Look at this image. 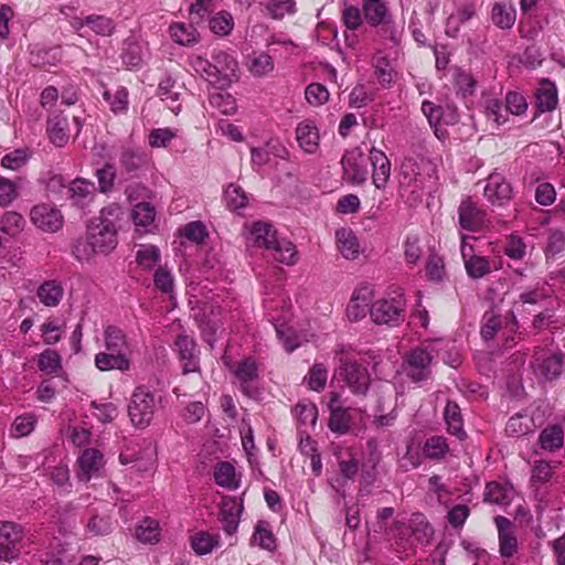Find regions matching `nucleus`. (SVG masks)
I'll list each match as a JSON object with an SVG mask.
<instances>
[{
    "mask_svg": "<svg viewBox=\"0 0 565 565\" xmlns=\"http://www.w3.org/2000/svg\"><path fill=\"white\" fill-rule=\"evenodd\" d=\"M119 213V206L109 205L90 220L85 238L78 239L73 246V255L76 259L88 262L96 255H108L116 248L118 244L116 222Z\"/></svg>",
    "mask_w": 565,
    "mask_h": 565,
    "instance_id": "f257e3e1",
    "label": "nucleus"
},
{
    "mask_svg": "<svg viewBox=\"0 0 565 565\" xmlns=\"http://www.w3.org/2000/svg\"><path fill=\"white\" fill-rule=\"evenodd\" d=\"M104 345L106 351L95 355V365L98 370L121 372L130 370L136 343L122 329L107 326L104 330Z\"/></svg>",
    "mask_w": 565,
    "mask_h": 565,
    "instance_id": "f03ea898",
    "label": "nucleus"
},
{
    "mask_svg": "<svg viewBox=\"0 0 565 565\" xmlns=\"http://www.w3.org/2000/svg\"><path fill=\"white\" fill-rule=\"evenodd\" d=\"M246 230L247 245L264 248L277 262L291 266L298 259L296 246L286 238H278L276 231L266 222H254Z\"/></svg>",
    "mask_w": 565,
    "mask_h": 565,
    "instance_id": "7ed1b4c3",
    "label": "nucleus"
},
{
    "mask_svg": "<svg viewBox=\"0 0 565 565\" xmlns=\"http://www.w3.org/2000/svg\"><path fill=\"white\" fill-rule=\"evenodd\" d=\"M449 344L444 339H435L412 349L405 356L404 372L415 383L427 381L431 374L430 366L435 355L439 354V349L448 348Z\"/></svg>",
    "mask_w": 565,
    "mask_h": 565,
    "instance_id": "20e7f679",
    "label": "nucleus"
},
{
    "mask_svg": "<svg viewBox=\"0 0 565 565\" xmlns=\"http://www.w3.org/2000/svg\"><path fill=\"white\" fill-rule=\"evenodd\" d=\"M387 535L406 548L416 544H428L433 535V529L424 514L414 513L409 518L395 521L387 530Z\"/></svg>",
    "mask_w": 565,
    "mask_h": 565,
    "instance_id": "39448f33",
    "label": "nucleus"
},
{
    "mask_svg": "<svg viewBox=\"0 0 565 565\" xmlns=\"http://www.w3.org/2000/svg\"><path fill=\"white\" fill-rule=\"evenodd\" d=\"M282 306L280 311L278 310V302L275 300H266L265 308L267 310L268 318L273 323L277 338L282 343L287 352H292L297 349L301 340L297 334L291 322L290 308L285 300H281Z\"/></svg>",
    "mask_w": 565,
    "mask_h": 565,
    "instance_id": "423d86ee",
    "label": "nucleus"
},
{
    "mask_svg": "<svg viewBox=\"0 0 565 565\" xmlns=\"http://www.w3.org/2000/svg\"><path fill=\"white\" fill-rule=\"evenodd\" d=\"M406 300L399 290H393L383 299L372 303L370 316L376 324L397 326L404 320Z\"/></svg>",
    "mask_w": 565,
    "mask_h": 565,
    "instance_id": "0eeeda50",
    "label": "nucleus"
},
{
    "mask_svg": "<svg viewBox=\"0 0 565 565\" xmlns=\"http://www.w3.org/2000/svg\"><path fill=\"white\" fill-rule=\"evenodd\" d=\"M156 408V401L152 392L138 386L131 394L128 404V415L131 424L137 428H146L152 422Z\"/></svg>",
    "mask_w": 565,
    "mask_h": 565,
    "instance_id": "6e6552de",
    "label": "nucleus"
},
{
    "mask_svg": "<svg viewBox=\"0 0 565 565\" xmlns=\"http://www.w3.org/2000/svg\"><path fill=\"white\" fill-rule=\"evenodd\" d=\"M340 366L335 376L343 381L354 394H364L370 384L366 369L349 360L342 352H337Z\"/></svg>",
    "mask_w": 565,
    "mask_h": 565,
    "instance_id": "1a4fd4ad",
    "label": "nucleus"
},
{
    "mask_svg": "<svg viewBox=\"0 0 565 565\" xmlns=\"http://www.w3.org/2000/svg\"><path fill=\"white\" fill-rule=\"evenodd\" d=\"M223 362L234 374L242 392L247 396H254L256 384L259 380V365L257 361L248 356L242 359L236 364H232L227 356H223Z\"/></svg>",
    "mask_w": 565,
    "mask_h": 565,
    "instance_id": "9d476101",
    "label": "nucleus"
},
{
    "mask_svg": "<svg viewBox=\"0 0 565 565\" xmlns=\"http://www.w3.org/2000/svg\"><path fill=\"white\" fill-rule=\"evenodd\" d=\"M532 369L535 375L545 381L557 379L564 370L563 352L536 350L533 355Z\"/></svg>",
    "mask_w": 565,
    "mask_h": 565,
    "instance_id": "9b49d317",
    "label": "nucleus"
},
{
    "mask_svg": "<svg viewBox=\"0 0 565 565\" xmlns=\"http://www.w3.org/2000/svg\"><path fill=\"white\" fill-rule=\"evenodd\" d=\"M367 161L360 148L345 151L341 160L343 178L352 184L364 183L369 175Z\"/></svg>",
    "mask_w": 565,
    "mask_h": 565,
    "instance_id": "f8f14e48",
    "label": "nucleus"
},
{
    "mask_svg": "<svg viewBox=\"0 0 565 565\" xmlns=\"http://www.w3.org/2000/svg\"><path fill=\"white\" fill-rule=\"evenodd\" d=\"M497 530L500 555L511 559L519 552L518 525L508 518L497 515Z\"/></svg>",
    "mask_w": 565,
    "mask_h": 565,
    "instance_id": "ddd939ff",
    "label": "nucleus"
},
{
    "mask_svg": "<svg viewBox=\"0 0 565 565\" xmlns=\"http://www.w3.org/2000/svg\"><path fill=\"white\" fill-rule=\"evenodd\" d=\"M339 467V477L331 481V486L340 491L349 480H354L359 471V460L351 448H338L334 452Z\"/></svg>",
    "mask_w": 565,
    "mask_h": 565,
    "instance_id": "4468645a",
    "label": "nucleus"
},
{
    "mask_svg": "<svg viewBox=\"0 0 565 565\" xmlns=\"http://www.w3.org/2000/svg\"><path fill=\"white\" fill-rule=\"evenodd\" d=\"M76 477L79 481L88 482L99 476L105 461L103 454L94 448L85 449L77 458Z\"/></svg>",
    "mask_w": 565,
    "mask_h": 565,
    "instance_id": "2eb2a0df",
    "label": "nucleus"
},
{
    "mask_svg": "<svg viewBox=\"0 0 565 565\" xmlns=\"http://www.w3.org/2000/svg\"><path fill=\"white\" fill-rule=\"evenodd\" d=\"M373 289L367 285L356 287L347 306V317L350 321H360L370 312L373 300Z\"/></svg>",
    "mask_w": 565,
    "mask_h": 565,
    "instance_id": "dca6fc26",
    "label": "nucleus"
},
{
    "mask_svg": "<svg viewBox=\"0 0 565 565\" xmlns=\"http://www.w3.org/2000/svg\"><path fill=\"white\" fill-rule=\"evenodd\" d=\"M31 221L39 228L46 232H56L62 227L61 212L50 204H38L30 213Z\"/></svg>",
    "mask_w": 565,
    "mask_h": 565,
    "instance_id": "f3484780",
    "label": "nucleus"
},
{
    "mask_svg": "<svg viewBox=\"0 0 565 565\" xmlns=\"http://www.w3.org/2000/svg\"><path fill=\"white\" fill-rule=\"evenodd\" d=\"M458 214L461 230L478 232L484 225L486 214L471 199H466L460 203Z\"/></svg>",
    "mask_w": 565,
    "mask_h": 565,
    "instance_id": "a211bd4d",
    "label": "nucleus"
},
{
    "mask_svg": "<svg viewBox=\"0 0 565 565\" xmlns=\"http://www.w3.org/2000/svg\"><path fill=\"white\" fill-rule=\"evenodd\" d=\"M296 140L300 149L308 154H315L319 150L320 132L315 120L305 119L297 125Z\"/></svg>",
    "mask_w": 565,
    "mask_h": 565,
    "instance_id": "6ab92c4d",
    "label": "nucleus"
},
{
    "mask_svg": "<svg viewBox=\"0 0 565 565\" xmlns=\"http://www.w3.org/2000/svg\"><path fill=\"white\" fill-rule=\"evenodd\" d=\"M175 347L182 362L183 373L199 372V349L195 341L186 334H180L175 340Z\"/></svg>",
    "mask_w": 565,
    "mask_h": 565,
    "instance_id": "aec40b11",
    "label": "nucleus"
},
{
    "mask_svg": "<svg viewBox=\"0 0 565 565\" xmlns=\"http://www.w3.org/2000/svg\"><path fill=\"white\" fill-rule=\"evenodd\" d=\"M216 307L214 305L209 308L204 307L202 309V313L195 315V319L199 322V327L201 329L203 340L210 345V348H214V344L217 341V333L222 327L221 320L217 318V313L215 312Z\"/></svg>",
    "mask_w": 565,
    "mask_h": 565,
    "instance_id": "412c9836",
    "label": "nucleus"
},
{
    "mask_svg": "<svg viewBox=\"0 0 565 565\" xmlns=\"http://www.w3.org/2000/svg\"><path fill=\"white\" fill-rule=\"evenodd\" d=\"M369 161L372 164V180L376 189H384L391 177V161L382 150L373 147L370 150Z\"/></svg>",
    "mask_w": 565,
    "mask_h": 565,
    "instance_id": "4be33fe9",
    "label": "nucleus"
},
{
    "mask_svg": "<svg viewBox=\"0 0 565 565\" xmlns=\"http://www.w3.org/2000/svg\"><path fill=\"white\" fill-rule=\"evenodd\" d=\"M469 239V236L461 235V255L465 260V267L470 277L481 278L490 271V265L487 258L471 255L472 247L468 243Z\"/></svg>",
    "mask_w": 565,
    "mask_h": 565,
    "instance_id": "5701e85b",
    "label": "nucleus"
},
{
    "mask_svg": "<svg viewBox=\"0 0 565 565\" xmlns=\"http://www.w3.org/2000/svg\"><path fill=\"white\" fill-rule=\"evenodd\" d=\"M213 68L216 71V83L225 85L234 77L238 70L236 58L225 51H217L213 54Z\"/></svg>",
    "mask_w": 565,
    "mask_h": 565,
    "instance_id": "b1692460",
    "label": "nucleus"
},
{
    "mask_svg": "<svg viewBox=\"0 0 565 565\" xmlns=\"http://www.w3.org/2000/svg\"><path fill=\"white\" fill-rule=\"evenodd\" d=\"M328 407L330 411V429L339 434L347 433L350 427L351 417L348 409L342 406L339 393L332 392L330 394Z\"/></svg>",
    "mask_w": 565,
    "mask_h": 565,
    "instance_id": "393cba45",
    "label": "nucleus"
},
{
    "mask_svg": "<svg viewBox=\"0 0 565 565\" xmlns=\"http://www.w3.org/2000/svg\"><path fill=\"white\" fill-rule=\"evenodd\" d=\"M335 241L340 254L345 259H356L364 252L358 236L351 228H339L335 232Z\"/></svg>",
    "mask_w": 565,
    "mask_h": 565,
    "instance_id": "a878e982",
    "label": "nucleus"
},
{
    "mask_svg": "<svg viewBox=\"0 0 565 565\" xmlns=\"http://www.w3.org/2000/svg\"><path fill=\"white\" fill-rule=\"evenodd\" d=\"M95 184L86 179H75L68 186L70 199L73 204L84 209L95 198Z\"/></svg>",
    "mask_w": 565,
    "mask_h": 565,
    "instance_id": "bb28decb",
    "label": "nucleus"
},
{
    "mask_svg": "<svg viewBox=\"0 0 565 565\" xmlns=\"http://www.w3.org/2000/svg\"><path fill=\"white\" fill-rule=\"evenodd\" d=\"M36 296L45 307H56L64 297V287L58 280H45L39 286Z\"/></svg>",
    "mask_w": 565,
    "mask_h": 565,
    "instance_id": "cd10ccee",
    "label": "nucleus"
},
{
    "mask_svg": "<svg viewBox=\"0 0 565 565\" xmlns=\"http://www.w3.org/2000/svg\"><path fill=\"white\" fill-rule=\"evenodd\" d=\"M169 35L179 45L193 46L200 41L198 30L190 23L173 22L169 26Z\"/></svg>",
    "mask_w": 565,
    "mask_h": 565,
    "instance_id": "c85d7f7f",
    "label": "nucleus"
},
{
    "mask_svg": "<svg viewBox=\"0 0 565 565\" xmlns=\"http://www.w3.org/2000/svg\"><path fill=\"white\" fill-rule=\"evenodd\" d=\"M565 434L562 425H547L539 436V445L545 451L554 452L564 446Z\"/></svg>",
    "mask_w": 565,
    "mask_h": 565,
    "instance_id": "c756f323",
    "label": "nucleus"
},
{
    "mask_svg": "<svg viewBox=\"0 0 565 565\" xmlns=\"http://www.w3.org/2000/svg\"><path fill=\"white\" fill-rule=\"evenodd\" d=\"M131 217L139 232L149 233L156 227V210L150 203L137 204L131 212Z\"/></svg>",
    "mask_w": 565,
    "mask_h": 565,
    "instance_id": "7c9ffc66",
    "label": "nucleus"
},
{
    "mask_svg": "<svg viewBox=\"0 0 565 565\" xmlns=\"http://www.w3.org/2000/svg\"><path fill=\"white\" fill-rule=\"evenodd\" d=\"M248 72L255 77H264L274 71L273 57L263 51L253 52L246 61Z\"/></svg>",
    "mask_w": 565,
    "mask_h": 565,
    "instance_id": "2f4dec72",
    "label": "nucleus"
},
{
    "mask_svg": "<svg viewBox=\"0 0 565 565\" xmlns=\"http://www.w3.org/2000/svg\"><path fill=\"white\" fill-rule=\"evenodd\" d=\"M180 87L175 85V81L171 76L162 78L158 86V96L167 103L172 113L178 115L181 110Z\"/></svg>",
    "mask_w": 565,
    "mask_h": 565,
    "instance_id": "473e14b6",
    "label": "nucleus"
},
{
    "mask_svg": "<svg viewBox=\"0 0 565 565\" xmlns=\"http://www.w3.org/2000/svg\"><path fill=\"white\" fill-rule=\"evenodd\" d=\"M146 56L145 44L134 39H128L125 42L124 52L121 55L122 63L129 68H138L142 65Z\"/></svg>",
    "mask_w": 565,
    "mask_h": 565,
    "instance_id": "72a5a7b5",
    "label": "nucleus"
},
{
    "mask_svg": "<svg viewBox=\"0 0 565 565\" xmlns=\"http://www.w3.org/2000/svg\"><path fill=\"white\" fill-rule=\"evenodd\" d=\"M67 119L62 115H55L47 121V135L52 143L63 147L68 141Z\"/></svg>",
    "mask_w": 565,
    "mask_h": 565,
    "instance_id": "f704fd0d",
    "label": "nucleus"
},
{
    "mask_svg": "<svg viewBox=\"0 0 565 565\" xmlns=\"http://www.w3.org/2000/svg\"><path fill=\"white\" fill-rule=\"evenodd\" d=\"M218 546V534H213L207 531H199L191 536V547L198 555L212 553L213 550Z\"/></svg>",
    "mask_w": 565,
    "mask_h": 565,
    "instance_id": "c9c22d12",
    "label": "nucleus"
},
{
    "mask_svg": "<svg viewBox=\"0 0 565 565\" xmlns=\"http://www.w3.org/2000/svg\"><path fill=\"white\" fill-rule=\"evenodd\" d=\"M444 418L447 425L448 433L461 439L465 436L463 422L460 408L456 403H447L444 411Z\"/></svg>",
    "mask_w": 565,
    "mask_h": 565,
    "instance_id": "e433bc0d",
    "label": "nucleus"
},
{
    "mask_svg": "<svg viewBox=\"0 0 565 565\" xmlns=\"http://www.w3.org/2000/svg\"><path fill=\"white\" fill-rule=\"evenodd\" d=\"M136 262L145 270L157 269L161 262L160 249L154 245H140L136 254Z\"/></svg>",
    "mask_w": 565,
    "mask_h": 565,
    "instance_id": "4c0bfd02",
    "label": "nucleus"
},
{
    "mask_svg": "<svg viewBox=\"0 0 565 565\" xmlns=\"http://www.w3.org/2000/svg\"><path fill=\"white\" fill-rule=\"evenodd\" d=\"M47 475L55 487L56 491L67 494L72 491V482L70 478V469L66 463H58L49 469Z\"/></svg>",
    "mask_w": 565,
    "mask_h": 565,
    "instance_id": "58836bf2",
    "label": "nucleus"
},
{
    "mask_svg": "<svg viewBox=\"0 0 565 565\" xmlns=\"http://www.w3.org/2000/svg\"><path fill=\"white\" fill-rule=\"evenodd\" d=\"M475 13L473 6L471 3H463L458 7L456 12L451 13L446 22V34L455 38L459 31L460 25L468 21Z\"/></svg>",
    "mask_w": 565,
    "mask_h": 565,
    "instance_id": "ea45409f",
    "label": "nucleus"
},
{
    "mask_svg": "<svg viewBox=\"0 0 565 565\" xmlns=\"http://www.w3.org/2000/svg\"><path fill=\"white\" fill-rule=\"evenodd\" d=\"M85 22L95 34L100 36H111L116 31V22L103 14L87 15Z\"/></svg>",
    "mask_w": 565,
    "mask_h": 565,
    "instance_id": "a19ab883",
    "label": "nucleus"
},
{
    "mask_svg": "<svg viewBox=\"0 0 565 565\" xmlns=\"http://www.w3.org/2000/svg\"><path fill=\"white\" fill-rule=\"evenodd\" d=\"M103 98L114 114H124L128 109V90L125 87H117L115 90L104 89Z\"/></svg>",
    "mask_w": 565,
    "mask_h": 565,
    "instance_id": "79ce46f5",
    "label": "nucleus"
},
{
    "mask_svg": "<svg viewBox=\"0 0 565 565\" xmlns=\"http://www.w3.org/2000/svg\"><path fill=\"white\" fill-rule=\"evenodd\" d=\"M62 58L60 47H35L31 51V62L35 66H53Z\"/></svg>",
    "mask_w": 565,
    "mask_h": 565,
    "instance_id": "37998d69",
    "label": "nucleus"
},
{
    "mask_svg": "<svg viewBox=\"0 0 565 565\" xmlns=\"http://www.w3.org/2000/svg\"><path fill=\"white\" fill-rule=\"evenodd\" d=\"M149 162L148 156L137 149L127 148L121 152L120 163L127 172H135L146 167Z\"/></svg>",
    "mask_w": 565,
    "mask_h": 565,
    "instance_id": "c03bdc74",
    "label": "nucleus"
},
{
    "mask_svg": "<svg viewBox=\"0 0 565 565\" xmlns=\"http://www.w3.org/2000/svg\"><path fill=\"white\" fill-rule=\"evenodd\" d=\"M214 478L218 486L227 489H236L239 487L235 468L230 462H221L215 467Z\"/></svg>",
    "mask_w": 565,
    "mask_h": 565,
    "instance_id": "a18cd8bd",
    "label": "nucleus"
},
{
    "mask_svg": "<svg viewBox=\"0 0 565 565\" xmlns=\"http://www.w3.org/2000/svg\"><path fill=\"white\" fill-rule=\"evenodd\" d=\"M363 12L366 21L372 25L382 24L388 19L386 4L382 0L365 1Z\"/></svg>",
    "mask_w": 565,
    "mask_h": 565,
    "instance_id": "49530a36",
    "label": "nucleus"
},
{
    "mask_svg": "<svg viewBox=\"0 0 565 565\" xmlns=\"http://www.w3.org/2000/svg\"><path fill=\"white\" fill-rule=\"evenodd\" d=\"M557 105V90L553 84L542 85L536 93V106L540 111H551Z\"/></svg>",
    "mask_w": 565,
    "mask_h": 565,
    "instance_id": "de8ad7c7",
    "label": "nucleus"
},
{
    "mask_svg": "<svg viewBox=\"0 0 565 565\" xmlns=\"http://www.w3.org/2000/svg\"><path fill=\"white\" fill-rule=\"evenodd\" d=\"M210 30L220 36L228 35L234 28V20L230 12L220 11L211 17L209 21Z\"/></svg>",
    "mask_w": 565,
    "mask_h": 565,
    "instance_id": "09e8293b",
    "label": "nucleus"
},
{
    "mask_svg": "<svg viewBox=\"0 0 565 565\" xmlns=\"http://www.w3.org/2000/svg\"><path fill=\"white\" fill-rule=\"evenodd\" d=\"M224 200L226 206L232 210L239 212L248 203V198L243 189L236 184H230L224 191Z\"/></svg>",
    "mask_w": 565,
    "mask_h": 565,
    "instance_id": "8fccbe9b",
    "label": "nucleus"
},
{
    "mask_svg": "<svg viewBox=\"0 0 565 565\" xmlns=\"http://www.w3.org/2000/svg\"><path fill=\"white\" fill-rule=\"evenodd\" d=\"M136 536L143 543H156L159 541L160 530L157 520L147 518L136 529Z\"/></svg>",
    "mask_w": 565,
    "mask_h": 565,
    "instance_id": "3c124183",
    "label": "nucleus"
},
{
    "mask_svg": "<svg viewBox=\"0 0 565 565\" xmlns=\"http://www.w3.org/2000/svg\"><path fill=\"white\" fill-rule=\"evenodd\" d=\"M36 422V417L31 413L18 416L10 428V436L21 438L30 435L33 431Z\"/></svg>",
    "mask_w": 565,
    "mask_h": 565,
    "instance_id": "603ef678",
    "label": "nucleus"
},
{
    "mask_svg": "<svg viewBox=\"0 0 565 565\" xmlns=\"http://www.w3.org/2000/svg\"><path fill=\"white\" fill-rule=\"evenodd\" d=\"M534 428L533 420L524 415L512 416L505 427V431L509 436L520 437L531 433Z\"/></svg>",
    "mask_w": 565,
    "mask_h": 565,
    "instance_id": "864d4df0",
    "label": "nucleus"
},
{
    "mask_svg": "<svg viewBox=\"0 0 565 565\" xmlns=\"http://www.w3.org/2000/svg\"><path fill=\"white\" fill-rule=\"evenodd\" d=\"M24 223V218L20 213L9 211L0 218V230L10 236H15L23 230Z\"/></svg>",
    "mask_w": 565,
    "mask_h": 565,
    "instance_id": "5fc2aeb1",
    "label": "nucleus"
},
{
    "mask_svg": "<svg viewBox=\"0 0 565 565\" xmlns=\"http://www.w3.org/2000/svg\"><path fill=\"white\" fill-rule=\"evenodd\" d=\"M328 380V370L322 363H315L305 377L310 390L320 392L324 388Z\"/></svg>",
    "mask_w": 565,
    "mask_h": 565,
    "instance_id": "6e6d98bb",
    "label": "nucleus"
},
{
    "mask_svg": "<svg viewBox=\"0 0 565 565\" xmlns=\"http://www.w3.org/2000/svg\"><path fill=\"white\" fill-rule=\"evenodd\" d=\"M553 294L552 288L546 285H537L531 290H526L520 295V301L522 305H540L543 301L551 298Z\"/></svg>",
    "mask_w": 565,
    "mask_h": 565,
    "instance_id": "4d7b16f0",
    "label": "nucleus"
},
{
    "mask_svg": "<svg viewBox=\"0 0 565 565\" xmlns=\"http://www.w3.org/2000/svg\"><path fill=\"white\" fill-rule=\"evenodd\" d=\"M189 63L193 71L200 76L204 77L211 83H216V71L213 68V63L201 55H192Z\"/></svg>",
    "mask_w": 565,
    "mask_h": 565,
    "instance_id": "13d9d810",
    "label": "nucleus"
},
{
    "mask_svg": "<svg viewBox=\"0 0 565 565\" xmlns=\"http://www.w3.org/2000/svg\"><path fill=\"white\" fill-rule=\"evenodd\" d=\"M39 369L46 373L53 374L61 370V355L55 350H44L38 361Z\"/></svg>",
    "mask_w": 565,
    "mask_h": 565,
    "instance_id": "bf43d9fd",
    "label": "nucleus"
},
{
    "mask_svg": "<svg viewBox=\"0 0 565 565\" xmlns=\"http://www.w3.org/2000/svg\"><path fill=\"white\" fill-rule=\"evenodd\" d=\"M448 451L446 439L440 436L428 438L423 446V454L430 459H439Z\"/></svg>",
    "mask_w": 565,
    "mask_h": 565,
    "instance_id": "052dcab7",
    "label": "nucleus"
},
{
    "mask_svg": "<svg viewBox=\"0 0 565 565\" xmlns=\"http://www.w3.org/2000/svg\"><path fill=\"white\" fill-rule=\"evenodd\" d=\"M295 415L302 425L315 426L318 419V409L311 402H299L295 406Z\"/></svg>",
    "mask_w": 565,
    "mask_h": 565,
    "instance_id": "680f3d73",
    "label": "nucleus"
},
{
    "mask_svg": "<svg viewBox=\"0 0 565 565\" xmlns=\"http://www.w3.org/2000/svg\"><path fill=\"white\" fill-rule=\"evenodd\" d=\"M111 521L107 514H94L89 518L86 530L92 535H105L111 531Z\"/></svg>",
    "mask_w": 565,
    "mask_h": 565,
    "instance_id": "e2e57ef3",
    "label": "nucleus"
},
{
    "mask_svg": "<svg viewBox=\"0 0 565 565\" xmlns=\"http://www.w3.org/2000/svg\"><path fill=\"white\" fill-rule=\"evenodd\" d=\"M307 102L311 106H321L329 99V90L319 83L309 84L305 90Z\"/></svg>",
    "mask_w": 565,
    "mask_h": 565,
    "instance_id": "0e129e2a",
    "label": "nucleus"
},
{
    "mask_svg": "<svg viewBox=\"0 0 565 565\" xmlns=\"http://www.w3.org/2000/svg\"><path fill=\"white\" fill-rule=\"evenodd\" d=\"M175 137L177 131L171 128H157L150 131L148 142L152 148H166Z\"/></svg>",
    "mask_w": 565,
    "mask_h": 565,
    "instance_id": "69168bd1",
    "label": "nucleus"
},
{
    "mask_svg": "<svg viewBox=\"0 0 565 565\" xmlns=\"http://www.w3.org/2000/svg\"><path fill=\"white\" fill-rule=\"evenodd\" d=\"M375 74L382 85H390L393 82L394 73L386 57L377 53L374 57Z\"/></svg>",
    "mask_w": 565,
    "mask_h": 565,
    "instance_id": "338daca9",
    "label": "nucleus"
},
{
    "mask_svg": "<svg viewBox=\"0 0 565 565\" xmlns=\"http://www.w3.org/2000/svg\"><path fill=\"white\" fill-rule=\"evenodd\" d=\"M253 543L268 551H273L276 546L271 531L264 523L257 524L253 534Z\"/></svg>",
    "mask_w": 565,
    "mask_h": 565,
    "instance_id": "774afa93",
    "label": "nucleus"
}]
</instances>
